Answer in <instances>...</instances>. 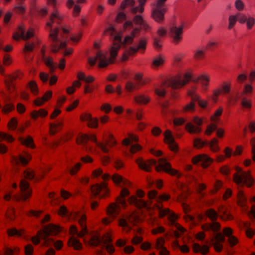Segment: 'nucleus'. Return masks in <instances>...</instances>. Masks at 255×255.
I'll use <instances>...</instances> for the list:
<instances>
[{"instance_id": "1", "label": "nucleus", "mask_w": 255, "mask_h": 255, "mask_svg": "<svg viewBox=\"0 0 255 255\" xmlns=\"http://www.w3.org/2000/svg\"><path fill=\"white\" fill-rule=\"evenodd\" d=\"M133 22L138 25L140 26V28H135L131 32L130 35L127 36L124 41L119 34H118L117 31L113 27H109L107 30V33L110 34L114 39L113 45L111 49L110 55L111 59H108L106 56L101 51H98L96 54L95 57H90L88 58V63L93 66L95 65L96 61H99V67H105L109 63H113V59L117 56V53L120 48L121 45L122 44H128L132 43L133 39L136 37V33H138L140 29H142L145 31L149 28V25L143 20L140 15H135L133 19Z\"/></svg>"}, {"instance_id": "2", "label": "nucleus", "mask_w": 255, "mask_h": 255, "mask_svg": "<svg viewBox=\"0 0 255 255\" xmlns=\"http://www.w3.org/2000/svg\"><path fill=\"white\" fill-rule=\"evenodd\" d=\"M62 20V16L59 11L55 10L50 15L49 21L47 22L46 25L49 27V38L51 43V47L52 52L57 53L60 49L64 48L66 46V42L64 40L65 38L62 36L59 37V28L58 27L52 29L54 24L59 25Z\"/></svg>"}, {"instance_id": "3", "label": "nucleus", "mask_w": 255, "mask_h": 255, "mask_svg": "<svg viewBox=\"0 0 255 255\" xmlns=\"http://www.w3.org/2000/svg\"><path fill=\"white\" fill-rule=\"evenodd\" d=\"M61 231L60 226L49 224L44 227L42 230L38 232L37 237H34L32 238V241L35 245H37L40 242V240H43V244L45 246H49L53 245L57 250H60L62 247V243L60 241L55 242L52 239L49 238V236L53 234H56Z\"/></svg>"}, {"instance_id": "4", "label": "nucleus", "mask_w": 255, "mask_h": 255, "mask_svg": "<svg viewBox=\"0 0 255 255\" xmlns=\"http://www.w3.org/2000/svg\"><path fill=\"white\" fill-rule=\"evenodd\" d=\"M218 211L220 214L214 209L210 208L205 212V215L210 219L212 222L205 224L202 226L204 231L213 230L215 232L218 231L221 228L219 223L216 222L218 217H220L223 220L227 221L233 218L231 214L228 212V209L223 206L219 207Z\"/></svg>"}, {"instance_id": "5", "label": "nucleus", "mask_w": 255, "mask_h": 255, "mask_svg": "<svg viewBox=\"0 0 255 255\" xmlns=\"http://www.w3.org/2000/svg\"><path fill=\"white\" fill-rule=\"evenodd\" d=\"M136 163L140 168L146 171H150V167L154 165L157 172L163 171L172 176H180L178 171L171 167V164L167 161L165 158H162L159 159L158 164H157L156 161L154 159H150L145 161L141 158L136 160Z\"/></svg>"}, {"instance_id": "6", "label": "nucleus", "mask_w": 255, "mask_h": 255, "mask_svg": "<svg viewBox=\"0 0 255 255\" xmlns=\"http://www.w3.org/2000/svg\"><path fill=\"white\" fill-rule=\"evenodd\" d=\"M191 79V76L189 73H186L183 77L178 76L173 79L165 80L159 88L155 90V92L158 96L163 97L166 94L165 88L171 87L174 89H177L185 85Z\"/></svg>"}, {"instance_id": "7", "label": "nucleus", "mask_w": 255, "mask_h": 255, "mask_svg": "<svg viewBox=\"0 0 255 255\" xmlns=\"http://www.w3.org/2000/svg\"><path fill=\"white\" fill-rule=\"evenodd\" d=\"M89 140L95 142L97 145L105 153H108L109 149L107 147L108 144L110 147H112L117 143V141L114 139L112 134H110L108 135V139L106 143L99 142L97 141L96 137L94 135H88L87 134H80L76 139L78 144H82L84 145L86 150H91V147L87 146V143Z\"/></svg>"}, {"instance_id": "8", "label": "nucleus", "mask_w": 255, "mask_h": 255, "mask_svg": "<svg viewBox=\"0 0 255 255\" xmlns=\"http://www.w3.org/2000/svg\"><path fill=\"white\" fill-rule=\"evenodd\" d=\"M91 207L93 210H95L98 206V202L93 199L94 197L98 196L99 199H102L106 197L109 192L105 183L96 184L91 186Z\"/></svg>"}, {"instance_id": "9", "label": "nucleus", "mask_w": 255, "mask_h": 255, "mask_svg": "<svg viewBox=\"0 0 255 255\" xmlns=\"http://www.w3.org/2000/svg\"><path fill=\"white\" fill-rule=\"evenodd\" d=\"M157 209L160 218H163L166 216H168L171 225L174 226L176 228L177 231L174 232L175 236L177 237H180L181 234L184 232L185 229L183 227L175 222V220L177 218L176 215L174 213L171 212L169 209H163L160 205L157 206Z\"/></svg>"}, {"instance_id": "10", "label": "nucleus", "mask_w": 255, "mask_h": 255, "mask_svg": "<svg viewBox=\"0 0 255 255\" xmlns=\"http://www.w3.org/2000/svg\"><path fill=\"white\" fill-rule=\"evenodd\" d=\"M237 172L234 175V180L236 184L242 186L246 185L248 187L253 185L254 180L250 172L243 171L239 167L237 168Z\"/></svg>"}, {"instance_id": "11", "label": "nucleus", "mask_w": 255, "mask_h": 255, "mask_svg": "<svg viewBox=\"0 0 255 255\" xmlns=\"http://www.w3.org/2000/svg\"><path fill=\"white\" fill-rule=\"evenodd\" d=\"M167 0H157L156 6L152 9V17L157 22H161L164 20V15L167 11L165 3Z\"/></svg>"}, {"instance_id": "12", "label": "nucleus", "mask_w": 255, "mask_h": 255, "mask_svg": "<svg viewBox=\"0 0 255 255\" xmlns=\"http://www.w3.org/2000/svg\"><path fill=\"white\" fill-rule=\"evenodd\" d=\"M188 95L191 97L192 102L188 104L183 107V111L184 112H192L194 111V102H198L199 105L201 108H204L206 107L207 104V101L201 100L200 99L199 96L197 95L194 90L189 91L188 92Z\"/></svg>"}, {"instance_id": "13", "label": "nucleus", "mask_w": 255, "mask_h": 255, "mask_svg": "<svg viewBox=\"0 0 255 255\" xmlns=\"http://www.w3.org/2000/svg\"><path fill=\"white\" fill-rule=\"evenodd\" d=\"M111 241V239L109 237H108L107 239L103 240L101 239L100 236L92 235L90 237L89 244L91 246L94 247L98 246L101 244H102V247L105 248L109 253L112 254L114 252L115 250L114 247L109 244Z\"/></svg>"}, {"instance_id": "14", "label": "nucleus", "mask_w": 255, "mask_h": 255, "mask_svg": "<svg viewBox=\"0 0 255 255\" xmlns=\"http://www.w3.org/2000/svg\"><path fill=\"white\" fill-rule=\"evenodd\" d=\"M19 187L21 191L20 193L14 195L13 199L15 201H24L28 198L31 194L29 183L25 179H22L20 182Z\"/></svg>"}, {"instance_id": "15", "label": "nucleus", "mask_w": 255, "mask_h": 255, "mask_svg": "<svg viewBox=\"0 0 255 255\" xmlns=\"http://www.w3.org/2000/svg\"><path fill=\"white\" fill-rule=\"evenodd\" d=\"M184 24L180 25L173 24L168 29L169 35L172 38L174 43H179L182 39V34L183 31Z\"/></svg>"}, {"instance_id": "16", "label": "nucleus", "mask_w": 255, "mask_h": 255, "mask_svg": "<svg viewBox=\"0 0 255 255\" xmlns=\"http://www.w3.org/2000/svg\"><path fill=\"white\" fill-rule=\"evenodd\" d=\"M147 40L145 38H140L137 42L133 44V46L130 47L128 51V54H124L123 60H127L128 58V55H131L139 50H144L146 46Z\"/></svg>"}, {"instance_id": "17", "label": "nucleus", "mask_w": 255, "mask_h": 255, "mask_svg": "<svg viewBox=\"0 0 255 255\" xmlns=\"http://www.w3.org/2000/svg\"><path fill=\"white\" fill-rule=\"evenodd\" d=\"M34 36V30L30 28L27 31L25 32L24 27L20 25L18 27V31L13 34V38L16 40H18L19 38H21L24 40H26Z\"/></svg>"}, {"instance_id": "18", "label": "nucleus", "mask_w": 255, "mask_h": 255, "mask_svg": "<svg viewBox=\"0 0 255 255\" xmlns=\"http://www.w3.org/2000/svg\"><path fill=\"white\" fill-rule=\"evenodd\" d=\"M120 210V205H117L115 204L110 205L107 210L108 218L103 219V223L106 225L109 224L119 214Z\"/></svg>"}, {"instance_id": "19", "label": "nucleus", "mask_w": 255, "mask_h": 255, "mask_svg": "<svg viewBox=\"0 0 255 255\" xmlns=\"http://www.w3.org/2000/svg\"><path fill=\"white\" fill-rule=\"evenodd\" d=\"M217 143L218 140L216 138L213 139L210 142L202 141L199 138L195 139L194 141V144L196 147L201 148L205 145H209L211 150L214 152H217L219 150Z\"/></svg>"}, {"instance_id": "20", "label": "nucleus", "mask_w": 255, "mask_h": 255, "mask_svg": "<svg viewBox=\"0 0 255 255\" xmlns=\"http://www.w3.org/2000/svg\"><path fill=\"white\" fill-rule=\"evenodd\" d=\"M86 217L85 215L80 216L79 219V223L80 224L82 230L81 232H78L76 227L75 226H72L70 228V232L73 235H77L78 237L82 238L88 233V230L86 226Z\"/></svg>"}, {"instance_id": "21", "label": "nucleus", "mask_w": 255, "mask_h": 255, "mask_svg": "<svg viewBox=\"0 0 255 255\" xmlns=\"http://www.w3.org/2000/svg\"><path fill=\"white\" fill-rule=\"evenodd\" d=\"M137 219V216L134 213L128 214L125 218L119 220V225L122 227L127 232L131 229L128 223H133Z\"/></svg>"}, {"instance_id": "22", "label": "nucleus", "mask_w": 255, "mask_h": 255, "mask_svg": "<svg viewBox=\"0 0 255 255\" xmlns=\"http://www.w3.org/2000/svg\"><path fill=\"white\" fill-rule=\"evenodd\" d=\"M213 160L206 154H200L194 157L192 162L194 164L201 163V165L203 168H207L213 162Z\"/></svg>"}, {"instance_id": "23", "label": "nucleus", "mask_w": 255, "mask_h": 255, "mask_svg": "<svg viewBox=\"0 0 255 255\" xmlns=\"http://www.w3.org/2000/svg\"><path fill=\"white\" fill-rule=\"evenodd\" d=\"M193 122L198 126H194L192 123H188L186 125V129L190 133L194 134L199 133L201 131V128L199 127L202 124V120L198 117H195L193 119Z\"/></svg>"}, {"instance_id": "24", "label": "nucleus", "mask_w": 255, "mask_h": 255, "mask_svg": "<svg viewBox=\"0 0 255 255\" xmlns=\"http://www.w3.org/2000/svg\"><path fill=\"white\" fill-rule=\"evenodd\" d=\"M31 159L30 155L26 153L25 155H19L18 156H12L11 162L13 165L21 164L23 166L26 165Z\"/></svg>"}, {"instance_id": "25", "label": "nucleus", "mask_w": 255, "mask_h": 255, "mask_svg": "<svg viewBox=\"0 0 255 255\" xmlns=\"http://www.w3.org/2000/svg\"><path fill=\"white\" fill-rule=\"evenodd\" d=\"M164 138L165 142L168 144L170 149L173 151H176L178 146L175 142L174 138L172 136L171 132L169 130H167L165 131Z\"/></svg>"}, {"instance_id": "26", "label": "nucleus", "mask_w": 255, "mask_h": 255, "mask_svg": "<svg viewBox=\"0 0 255 255\" xmlns=\"http://www.w3.org/2000/svg\"><path fill=\"white\" fill-rule=\"evenodd\" d=\"M134 0H124L121 3V9L124 10L127 7H130L131 12L133 14H136L137 12H139L140 6H134Z\"/></svg>"}, {"instance_id": "27", "label": "nucleus", "mask_w": 255, "mask_h": 255, "mask_svg": "<svg viewBox=\"0 0 255 255\" xmlns=\"http://www.w3.org/2000/svg\"><path fill=\"white\" fill-rule=\"evenodd\" d=\"M142 75L140 73H137L135 75V79L137 81V83L134 84L131 81H128L126 84V89L128 92H132L133 90L137 88V85L141 84Z\"/></svg>"}, {"instance_id": "28", "label": "nucleus", "mask_w": 255, "mask_h": 255, "mask_svg": "<svg viewBox=\"0 0 255 255\" xmlns=\"http://www.w3.org/2000/svg\"><path fill=\"white\" fill-rule=\"evenodd\" d=\"M44 50L41 49L42 59L46 65L49 68L50 73H53L57 67L56 63H54L52 58L46 57L44 54Z\"/></svg>"}, {"instance_id": "29", "label": "nucleus", "mask_w": 255, "mask_h": 255, "mask_svg": "<svg viewBox=\"0 0 255 255\" xmlns=\"http://www.w3.org/2000/svg\"><path fill=\"white\" fill-rule=\"evenodd\" d=\"M128 202L130 204L133 205L139 208H146L147 206V203L144 200L137 199L136 197L134 196L129 198Z\"/></svg>"}, {"instance_id": "30", "label": "nucleus", "mask_w": 255, "mask_h": 255, "mask_svg": "<svg viewBox=\"0 0 255 255\" xmlns=\"http://www.w3.org/2000/svg\"><path fill=\"white\" fill-rule=\"evenodd\" d=\"M148 197L150 199H155L157 202H159L161 200H167L170 198V196L166 194L158 196L156 191L151 190L149 192Z\"/></svg>"}, {"instance_id": "31", "label": "nucleus", "mask_w": 255, "mask_h": 255, "mask_svg": "<svg viewBox=\"0 0 255 255\" xmlns=\"http://www.w3.org/2000/svg\"><path fill=\"white\" fill-rule=\"evenodd\" d=\"M81 118L82 121H88V125L89 127L94 128L98 127V119H93L91 115L86 114L84 116H82Z\"/></svg>"}, {"instance_id": "32", "label": "nucleus", "mask_w": 255, "mask_h": 255, "mask_svg": "<svg viewBox=\"0 0 255 255\" xmlns=\"http://www.w3.org/2000/svg\"><path fill=\"white\" fill-rule=\"evenodd\" d=\"M224 233L225 235L229 237V242L232 246H234L237 243V239L234 236H232V230L231 228H225L224 230Z\"/></svg>"}, {"instance_id": "33", "label": "nucleus", "mask_w": 255, "mask_h": 255, "mask_svg": "<svg viewBox=\"0 0 255 255\" xmlns=\"http://www.w3.org/2000/svg\"><path fill=\"white\" fill-rule=\"evenodd\" d=\"M129 194V192L126 188H123L121 192V197L118 198V202L122 207L126 206V201L124 198Z\"/></svg>"}, {"instance_id": "34", "label": "nucleus", "mask_w": 255, "mask_h": 255, "mask_svg": "<svg viewBox=\"0 0 255 255\" xmlns=\"http://www.w3.org/2000/svg\"><path fill=\"white\" fill-rule=\"evenodd\" d=\"M52 93L51 91H47L44 96L41 98H37L34 101V104L37 106H41L43 103L48 99H49L52 96Z\"/></svg>"}, {"instance_id": "35", "label": "nucleus", "mask_w": 255, "mask_h": 255, "mask_svg": "<svg viewBox=\"0 0 255 255\" xmlns=\"http://www.w3.org/2000/svg\"><path fill=\"white\" fill-rule=\"evenodd\" d=\"M195 82H197L200 81L201 83L203 88L205 89L207 88L208 82L210 80V77L209 76L205 75H201L199 76L197 79H194L193 80Z\"/></svg>"}, {"instance_id": "36", "label": "nucleus", "mask_w": 255, "mask_h": 255, "mask_svg": "<svg viewBox=\"0 0 255 255\" xmlns=\"http://www.w3.org/2000/svg\"><path fill=\"white\" fill-rule=\"evenodd\" d=\"M193 249L195 253H200L203 255L206 254L209 252V248L207 246H201L198 244H195L193 245Z\"/></svg>"}, {"instance_id": "37", "label": "nucleus", "mask_w": 255, "mask_h": 255, "mask_svg": "<svg viewBox=\"0 0 255 255\" xmlns=\"http://www.w3.org/2000/svg\"><path fill=\"white\" fill-rule=\"evenodd\" d=\"M113 181L116 184H123L125 186H129L130 183L126 179L118 174H115L112 177Z\"/></svg>"}, {"instance_id": "38", "label": "nucleus", "mask_w": 255, "mask_h": 255, "mask_svg": "<svg viewBox=\"0 0 255 255\" xmlns=\"http://www.w3.org/2000/svg\"><path fill=\"white\" fill-rule=\"evenodd\" d=\"M47 115V112L44 109H40L39 111H34L31 114V118L36 120L39 117H45Z\"/></svg>"}, {"instance_id": "39", "label": "nucleus", "mask_w": 255, "mask_h": 255, "mask_svg": "<svg viewBox=\"0 0 255 255\" xmlns=\"http://www.w3.org/2000/svg\"><path fill=\"white\" fill-rule=\"evenodd\" d=\"M69 246L74 248L75 250H80L82 248V244L79 240L74 237H72L68 242Z\"/></svg>"}, {"instance_id": "40", "label": "nucleus", "mask_w": 255, "mask_h": 255, "mask_svg": "<svg viewBox=\"0 0 255 255\" xmlns=\"http://www.w3.org/2000/svg\"><path fill=\"white\" fill-rule=\"evenodd\" d=\"M238 203L239 206L244 207L246 205L247 199L242 191L239 190L238 193Z\"/></svg>"}, {"instance_id": "41", "label": "nucleus", "mask_w": 255, "mask_h": 255, "mask_svg": "<svg viewBox=\"0 0 255 255\" xmlns=\"http://www.w3.org/2000/svg\"><path fill=\"white\" fill-rule=\"evenodd\" d=\"M138 141V138L136 136L133 135V134L130 133L128 135V138H126L124 139L123 141V143L125 145H129L130 144L131 142L135 141L136 142Z\"/></svg>"}, {"instance_id": "42", "label": "nucleus", "mask_w": 255, "mask_h": 255, "mask_svg": "<svg viewBox=\"0 0 255 255\" xmlns=\"http://www.w3.org/2000/svg\"><path fill=\"white\" fill-rule=\"evenodd\" d=\"M93 175L95 177L102 175V178L104 180H108L111 178V176L109 174H103V171L101 169H98L94 170L93 172Z\"/></svg>"}, {"instance_id": "43", "label": "nucleus", "mask_w": 255, "mask_h": 255, "mask_svg": "<svg viewBox=\"0 0 255 255\" xmlns=\"http://www.w3.org/2000/svg\"><path fill=\"white\" fill-rule=\"evenodd\" d=\"M14 10L19 14H23L25 10V6L22 1H19L14 6Z\"/></svg>"}, {"instance_id": "44", "label": "nucleus", "mask_w": 255, "mask_h": 255, "mask_svg": "<svg viewBox=\"0 0 255 255\" xmlns=\"http://www.w3.org/2000/svg\"><path fill=\"white\" fill-rule=\"evenodd\" d=\"M21 142L23 144L26 145L27 146L32 148H33L34 146L33 139L30 136H28L26 138H22L21 139Z\"/></svg>"}, {"instance_id": "45", "label": "nucleus", "mask_w": 255, "mask_h": 255, "mask_svg": "<svg viewBox=\"0 0 255 255\" xmlns=\"http://www.w3.org/2000/svg\"><path fill=\"white\" fill-rule=\"evenodd\" d=\"M62 123L61 122H58L56 124L51 123L50 124V133L51 134H54L57 131L59 127H61Z\"/></svg>"}, {"instance_id": "46", "label": "nucleus", "mask_w": 255, "mask_h": 255, "mask_svg": "<svg viewBox=\"0 0 255 255\" xmlns=\"http://www.w3.org/2000/svg\"><path fill=\"white\" fill-rule=\"evenodd\" d=\"M134 99L136 102L139 104H146L149 101V99L144 95L136 96L134 98Z\"/></svg>"}, {"instance_id": "47", "label": "nucleus", "mask_w": 255, "mask_h": 255, "mask_svg": "<svg viewBox=\"0 0 255 255\" xmlns=\"http://www.w3.org/2000/svg\"><path fill=\"white\" fill-rule=\"evenodd\" d=\"M28 87L30 89L31 92L34 94L37 95L38 93V89L36 83L34 81H31L28 83Z\"/></svg>"}, {"instance_id": "48", "label": "nucleus", "mask_w": 255, "mask_h": 255, "mask_svg": "<svg viewBox=\"0 0 255 255\" xmlns=\"http://www.w3.org/2000/svg\"><path fill=\"white\" fill-rule=\"evenodd\" d=\"M222 91L224 93H229V92L230 91V85H227V84H225V85H223L222 90L219 89L217 91L215 92V93H214L215 95L216 96H218L219 95H220Z\"/></svg>"}, {"instance_id": "49", "label": "nucleus", "mask_w": 255, "mask_h": 255, "mask_svg": "<svg viewBox=\"0 0 255 255\" xmlns=\"http://www.w3.org/2000/svg\"><path fill=\"white\" fill-rule=\"evenodd\" d=\"M206 52V49L202 50V49H198L196 51L194 58L197 60L202 59L205 56Z\"/></svg>"}, {"instance_id": "50", "label": "nucleus", "mask_w": 255, "mask_h": 255, "mask_svg": "<svg viewBox=\"0 0 255 255\" xmlns=\"http://www.w3.org/2000/svg\"><path fill=\"white\" fill-rule=\"evenodd\" d=\"M220 229L218 231H214L213 230H209L208 231H212L215 233H216V235H215V239L216 240V243H221V242H224V241H225V237L223 235V234L219 232V231H220Z\"/></svg>"}, {"instance_id": "51", "label": "nucleus", "mask_w": 255, "mask_h": 255, "mask_svg": "<svg viewBox=\"0 0 255 255\" xmlns=\"http://www.w3.org/2000/svg\"><path fill=\"white\" fill-rule=\"evenodd\" d=\"M237 21V17L236 15H230L229 17V24L228 26V28L230 29L232 28L235 25Z\"/></svg>"}, {"instance_id": "52", "label": "nucleus", "mask_w": 255, "mask_h": 255, "mask_svg": "<svg viewBox=\"0 0 255 255\" xmlns=\"http://www.w3.org/2000/svg\"><path fill=\"white\" fill-rule=\"evenodd\" d=\"M243 226L246 228V233L249 238H252L255 234V232L249 227L248 224L246 223H243Z\"/></svg>"}, {"instance_id": "53", "label": "nucleus", "mask_w": 255, "mask_h": 255, "mask_svg": "<svg viewBox=\"0 0 255 255\" xmlns=\"http://www.w3.org/2000/svg\"><path fill=\"white\" fill-rule=\"evenodd\" d=\"M23 174L24 178L26 179L32 180L35 177V175L33 171L30 170H25L23 172Z\"/></svg>"}, {"instance_id": "54", "label": "nucleus", "mask_w": 255, "mask_h": 255, "mask_svg": "<svg viewBox=\"0 0 255 255\" xmlns=\"http://www.w3.org/2000/svg\"><path fill=\"white\" fill-rule=\"evenodd\" d=\"M164 62V59L161 56L155 58L152 62V65L155 67H158L162 65Z\"/></svg>"}, {"instance_id": "55", "label": "nucleus", "mask_w": 255, "mask_h": 255, "mask_svg": "<svg viewBox=\"0 0 255 255\" xmlns=\"http://www.w3.org/2000/svg\"><path fill=\"white\" fill-rule=\"evenodd\" d=\"M8 126L10 129L15 130L16 129L17 126V122L16 119L15 118H12L9 122Z\"/></svg>"}, {"instance_id": "56", "label": "nucleus", "mask_w": 255, "mask_h": 255, "mask_svg": "<svg viewBox=\"0 0 255 255\" xmlns=\"http://www.w3.org/2000/svg\"><path fill=\"white\" fill-rule=\"evenodd\" d=\"M255 23V19L252 16H249L246 21L247 27L248 29H251Z\"/></svg>"}, {"instance_id": "57", "label": "nucleus", "mask_w": 255, "mask_h": 255, "mask_svg": "<svg viewBox=\"0 0 255 255\" xmlns=\"http://www.w3.org/2000/svg\"><path fill=\"white\" fill-rule=\"evenodd\" d=\"M223 112V109L222 108H219L218 110H217L214 115L211 117V119L213 122H216L218 120V119L217 118L221 115Z\"/></svg>"}, {"instance_id": "58", "label": "nucleus", "mask_w": 255, "mask_h": 255, "mask_svg": "<svg viewBox=\"0 0 255 255\" xmlns=\"http://www.w3.org/2000/svg\"><path fill=\"white\" fill-rule=\"evenodd\" d=\"M82 164L81 163H77L74 167L69 168V171L72 175L75 174L80 168Z\"/></svg>"}, {"instance_id": "59", "label": "nucleus", "mask_w": 255, "mask_h": 255, "mask_svg": "<svg viewBox=\"0 0 255 255\" xmlns=\"http://www.w3.org/2000/svg\"><path fill=\"white\" fill-rule=\"evenodd\" d=\"M237 17V20L240 23L243 24L246 22L247 20V18L248 17H247L245 14L239 13L237 15H236Z\"/></svg>"}, {"instance_id": "60", "label": "nucleus", "mask_w": 255, "mask_h": 255, "mask_svg": "<svg viewBox=\"0 0 255 255\" xmlns=\"http://www.w3.org/2000/svg\"><path fill=\"white\" fill-rule=\"evenodd\" d=\"M217 128V126L216 124H213L207 127V129L205 131V133L208 135H210L211 133L216 130Z\"/></svg>"}, {"instance_id": "61", "label": "nucleus", "mask_w": 255, "mask_h": 255, "mask_svg": "<svg viewBox=\"0 0 255 255\" xmlns=\"http://www.w3.org/2000/svg\"><path fill=\"white\" fill-rule=\"evenodd\" d=\"M8 234L9 236H21L22 235V233L16 230V229H12L8 230L7 231Z\"/></svg>"}, {"instance_id": "62", "label": "nucleus", "mask_w": 255, "mask_h": 255, "mask_svg": "<svg viewBox=\"0 0 255 255\" xmlns=\"http://www.w3.org/2000/svg\"><path fill=\"white\" fill-rule=\"evenodd\" d=\"M59 215L64 216H69L70 215V213L67 208L64 206L60 207L59 211Z\"/></svg>"}, {"instance_id": "63", "label": "nucleus", "mask_w": 255, "mask_h": 255, "mask_svg": "<svg viewBox=\"0 0 255 255\" xmlns=\"http://www.w3.org/2000/svg\"><path fill=\"white\" fill-rule=\"evenodd\" d=\"M141 149V147L139 144H132L129 147V151L131 153L133 154L137 152V151L140 150Z\"/></svg>"}, {"instance_id": "64", "label": "nucleus", "mask_w": 255, "mask_h": 255, "mask_svg": "<svg viewBox=\"0 0 255 255\" xmlns=\"http://www.w3.org/2000/svg\"><path fill=\"white\" fill-rule=\"evenodd\" d=\"M251 144L252 145V159L255 162V137L251 139Z\"/></svg>"}]
</instances>
